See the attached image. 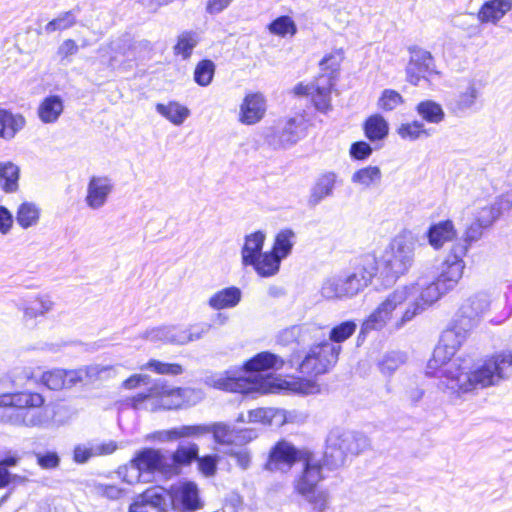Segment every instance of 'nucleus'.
<instances>
[{
  "instance_id": "nucleus-1",
  "label": "nucleus",
  "mask_w": 512,
  "mask_h": 512,
  "mask_svg": "<svg viewBox=\"0 0 512 512\" xmlns=\"http://www.w3.org/2000/svg\"><path fill=\"white\" fill-rule=\"evenodd\" d=\"M420 287L413 282L398 287L377 306L361 326L358 339L372 330H381L389 320L395 329L403 328L429 306L420 298Z\"/></svg>"
},
{
  "instance_id": "nucleus-2",
  "label": "nucleus",
  "mask_w": 512,
  "mask_h": 512,
  "mask_svg": "<svg viewBox=\"0 0 512 512\" xmlns=\"http://www.w3.org/2000/svg\"><path fill=\"white\" fill-rule=\"evenodd\" d=\"M284 360L269 351H263L247 360L238 371H227L225 377L217 380V387L223 390L251 393L271 392L270 371L279 370Z\"/></svg>"
},
{
  "instance_id": "nucleus-3",
  "label": "nucleus",
  "mask_w": 512,
  "mask_h": 512,
  "mask_svg": "<svg viewBox=\"0 0 512 512\" xmlns=\"http://www.w3.org/2000/svg\"><path fill=\"white\" fill-rule=\"evenodd\" d=\"M512 366V354L500 353L486 360L474 371H466L465 367L450 364L441 369V376L446 378L445 385L457 393H467L478 388L494 385L505 377V370Z\"/></svg>"
},
{
  "instance_id": "nucleus-4",
  "label": "nucleus",
  "mask_w": 512,
  "mask_h": 512,
  "mask_svg": "<svg viewBox=\"0 0 512 512\" xmlns=\"http://www.w3.org/2000/svg\"><path fill=\"white\" fill-rule=\"evenodd\" d=\"M303 461L302 471L293 481L297 494H307L317 489L318 484L324 480L322 467L310 453L303 452L286 441L278 442L270 451L265 469L269 471L290 469L297 461Z\"/></svg>"
},
{
  "instance_id": "nucleus-5",
  "label": "nucleus",
  "mask_w": 512,
  "mask_h": 512,
  "mask_svg": "<svg viewBox=\"0 0 512 512\" xmlns=\"http://www.w3.org/2000/svg\"><path fill=\"white\" fill-rule=\"evenodd\" d=\"M45 398L37 392H0V423L16 427H44L49 423L42 410Z\"/></svg>"
},
{
  "instance_id": "nucleus-6",
  "label": "nucleus",
  "mask_w": 512,
  "mask_h": 512,
  "mask_svg": "<svg viewBox=\"0 0 512 512\" xmlns=\"http://www.w3.org/2000/svg\"><path fill=\"white\" fill-rule=\"evenodd\" d=\"M466 254L467 245L456 243L431 281L426 277H419L415 281L416 285L420 287V298L424 300V304L431 306L457 286L463 276L465 268L463 257Z\"/></svg>"
},
{
  "instance_id": "nucleus-7",
  "label": "nucleus",
  "mask_w": 512,
  "mask_h": 512,
  "mask_svg": "<svg viewBox=\"0 0 512 512\" xmlns=\"http://www.w3.org/2000/svg\"><path fill=\"white\" fill-rule=\"evenodd\" d=\"M377 272L375 255H363L351 272L327 278L322 284L321 295L326 299L351 298L363 291Z\"/></svg>"
},
{
  "instance_id": "nucleus-8",
  "label": "nucleus",
  "mask_w": 512,
  "mask_h": 512,
  "mask_svg": "<svg viewBox=\"0 0 512 512\" xmlns=\"http://www.w3.org/2000/svg\"><path fill=\"white\" fill-rule=\"evenodd\" d=\"M370 446L368 437L362 432L332 429L326 438L323 465L335 470L345 465L349 457L357 456Z\"/></svg>"
},
{
  "instance_id": "nucleus-9",
  "label": "nucleus",
  "mask_w": 512,
  "mask_h": 512,
  "mask_svg": "<svg viewBox=\"0 0 512 512\" xmlns=\"http://www.w3.org/2000/svg\"><path fill=\"white\" fill-rule=\"evenodd\" d=\"M414 243L396 237L378 261V272L386 284L391 285L406 274L414 262Z\"/></svg>"
},
{
  "instance_id": "nucleus-10",
  "label": "nucleus",
  "mask_w": 512,
  "mask_h": 512,
  "mask_svg": "<svg viewBox=\"0 0 512 512\" xmlns=\"http://www.w3.org/2000/svg\"><path fill=\"white\" fill-rule=\"evenodd\" d=\"M308 121L297 114L279 121L275 127L266 128L263 132L265 143L273 149H286L307 135Z\"/></svg>"
},
{
  "instance_id": "nucleus-11",
  "label": "nucleus",
  "mask_w": 512,
  "mask_h": 512,
  "mask_svg": "<svg viewBox=\"0 0 512 512\" xmlns=\"http://www.w3.org/2000/svg\"><path fill=\"white\" fill-rule=\"evenodd\" d=\"M341 345L324 340L313 345L304 359L299 363L300 373L318 376L327 373L337 362Z\"/></svg>"
},
{
  "instance_id": "nucleus-12",
  "label": "nucleus",
  "mask_w": 512,
  "mask_h": 512,
  "mask_svg": "<svg viewBox=\"0 0 512 512\" xmlns=\"http://www.w3.org/2000/svg\"><path fill=\"white\" fill-rule=\"evenodd\" d=\"M129 465L130 469L135 472L133 477H130L127 473L124 474L123 479L129 484L139 482L142 474L151 475L155 472L169 478L167 454L160 449L145 447L138 450L130 460ZM125 470L128 472L127 468Z\"/></svg>"
},
{
  "instance_id": "nucleus-13",
  "label": "nucleus",
  "mask_w": 512,
  "mask_h": 512,
  "mask_svg": "<svg viewBox=\"0 0 512 512\" xmlns=\"http://www.w3.org/2000/svg\"><path fill=\"white\" fill-rule=\"evenodd\" d=\"M471 332L472 331L466 329V327L456 320H452L450 326L443 331L440 343L435 348L433 352V359L429 361L428 367L433 368L434 364L444 365V367H441L438 371L449 367L450 364L453 363L451 358L466 341ZM454 363L456 364V361H454ZM438 373L441 376V373Z\"/></svg>"
},
{
  "instance_id": "nucleus-14",
  "label": "nucleus",
  "mask_w": 512,
  "mask_h": 512,
  "mask_svg": "<svg viewBox=\"0 0 512 512\" xmlns=\"http://www.w3.org/2000/svg\"><path fill=\"white\" fill-rule=\"evenodd\" d=\"M410 59L406 66V78L414 86L419 85L423 79L431 82L441 73L436 69L435 60L429 51L418 46L409 47Z\"/></svg>"
},
{
  "instance_id": "nucleus-15",
  "label": "nucleus",
  "mask_w": 512,
  "mask_h": 512,
  "mask_svg": "<svg viewBox=\"0 0 512 512\" xmlns=\"http://www.w3.org/2000/svg\"><path fill=\"white\" fill-rule=\"evenodd\" d=\"M489 307L490 299L488 295L477 293L461 304L453 320L473 331L480 324Z\"/></svg>"
},
{
  "instance_id": "nucleus-16",
  "label": "nucleus",
  "mask_w": 512,
  "mask_h": 512,
  "mask_svg": "<svg viewBox=\"0 0 512 512\" xmlns=\"http://www.w3.org/2000/svg\"><path fill=\"white\" fill-rule=\"evenodd\" d=\"M169 499L171 509L177 512H191L201 507L199 490L195 483L180 482L170 487Z\"/></svg>"
},
{
  "instance_id": "nucleus-17",
  "label": "nucleus",
  "mask_w": 512,
  "mask_h": 512,
  "mask_svg": "<svg viewBox=\"0 0 512 512\" xmlns=\"http://www.w3.org/2000/svg\"><path fill=\"white\" fill-rule=\"evenodd\" d=\"M266 112V101L261 93L247 94L239 111V121L245 125H254L262 120Z\"/></svg>"
},
{
  "instance_id": "nucleus-18",
  "label": "nucleus",
  "mask_w": 512,
  "mask_h": 512,
  "mask_svg": "<svg viewBox=\"0 0 512 512\" xmlns=\"http://www.w3.org/2000/svg\"><path fill=\"white\" fill-rule=\"evenodd\" d=\"M143 48V41L132 43L131 40L124 36L113 40L109 44L110 57L108 66L111 69L120 68L125 60H133L136 57L135 50Z\"/></svg>"
},
{
  "instance_id": "nucleus-19",
  "label": "nucleus",
  "mask_w": 512,
  "mask_h": 512,
  "mask_svg": "<svg viewBox=\"0 0 512 512\" xmlns=\"http://www.w3.org/2000/svg\"><path fill=\"white\" fill-rule=\"evenodd\" d=\"M112 190L113 183L111 179L105 176H92L87 187V205L92 209L101 208L105 205Z\"/></svg>"
},
{
  "instance_id": "nucleus-20",
  "label": "nucleus",
  "mask_w": 512,
  "mask_h": 512,
  "mask_svg": "<svg viewBox=\"0 0 512 512\" xmlns=\"http://www.w3.org/2000/svg\"><path fill=\"white\" fill-rule=\"evenodd\" d=\"M142 338L151 342H161L170 345H185L184 326L163 325L146 330Z\"/></svg>"
},
{
  "instance_id": "nucleus-21",
  "label": "nucleus",
  "mask_w": 512,
  "mask_h": 512,
  "mask_svg": "<svg viewBox=\"0 0 512 512\" xmlns=\"http://www.w3.org/2000/svg\"><path fill=\"white\" fill-rule=\"evenodd\" d=\"M199 447L195 443L179 446L172 454H167L168 477L178 475L182 467L190 465L198 458Z\"/></svg>"
},
{
  "instance_id": "nucleus-22",
  "label": "nucleus",
  "mask_w": 512,
  "mask_h": 512,
  "mask_svg": "<svg viewBox=\"0 0 512 512\" xmlns=\"http://www.w3.org/2000/svg\"><path fill=\"white\" fill-rule=\"evenodd\" d=\"M319 331L320 329L314 325H293L279 332L277 335V343L282 346H289L293 343L304 345Z\"/></svg>"
},
{
  "instance_id": "nucleus-23",
  "label": "nucleus",
  "mask_w": 512,
  "mask_h": 512,
  "mask_svg": "<svg viewBox=\"0 0 512 512\" xmlns=\"http://www.w3.org/2000/svg\"><path fill=\"white\" fill-rule=\"evenodd\" d=\"M479 95L476 82L471 80L467 88L449 102L448 107L454 115L464 116L476 106Z\"/></svg>"
},
{
  "instance_id": "nucleus-24",
  "label": "nucleus",
  "mask_w": 512,
  "mask_h": 512,
  "mask_svg": "<svg viewBox=\"0 0 512 512\" xmlns=\"http://www.w3.org/2000/svg\"><path fill=\"white\" fill-rule=\"evenodd\" d=\"M457 235L451 220H443L430 225L426 232L428 243L434 249H440L446 242L452 241Z\"/></svg>"
},
{
  "instance_id": "nucleus-25",
  "label": "nucleus",
  "mask_w": 512,
  "mask_h": 512,
  "mask_svg": "<svg viewBox=\"0 0 512 512\" xmlns=\"http://www.w3.org/2000/svg\"><path fill=\"white\" fill-rule=\"evenodd\" d=\"M136 498L146 507L149 506L156 512H168L171 509L169 491L161 486L150 487Z\"/></svg>"
},
{
  "instance_id": "nucleus-26",
  "label": "nucleus",
  "mask_w": 512,
  "mask_h": 512,
  "mask_svg": "<svg viewBox=\"0 0 512 512\" xmlns=\"http://www.w3.org/2000/svg\"><path fill=\"white\" fill-rule=\"evenodd\" d=\"M335 82L332 81L330 76L320 75L316 80L313 95V103L315 108L322 113H327L331 110V91Z\"/></svg>"
},
{
  "instance_id": "nucleus-27",
  "label": "nucleus",
  "mask_w": 512,
  "mask_h": 512,
  "mask_svg": "<svg viewBox=\"0 0 512 512\" xmlns=\"http://www.w3.org/2000/svg\"><path fill=\"white\" fill-rule=\"evenodd\" d=\"M512 9V0L486 1L478 12V19L482 23H497Z\"/></svg>"
},
{
  "instance_id": "nucleus-28",
  "label": "nucleus",
  "mask_w": 512,
  "mask_h": 512,
  "mask_svg": "<svg viewBox=\"0 0 512 512\" xmlns=\"http://www.w3.org/2000/svg\"><path fill=\"white\" fill-rule=\"evenodd\" d=\"M337 175L334 172H326L316 180L314 186L311 188L308 203L314 207L322 200L331 196L335 187Z\"/></svg>"
},
{
  "instance_id": "nucleus-29",
  "label": "nucleus",
  "mask_w": 512,
  "mask_h": 512,
  "mask_svg": "<svg viewBox=\"0 0 512 512\" xmlns=\"http://www.w3.org/2000/svg\"><path fill=\"white\" fill-rule=\"evenodd\" d=\"M265 234L262 231H256L245 236V242L241 250L242 264L248 266L254 263V260L261 256Z\"/></svg>"
},
{
  "instance_id": "nucleus-30",
  "label": "nucleus",
  "mask_w": 512,
  "mask_h": 512,
  "mask_svg": "<svg viewBox=\"0 0 512 512\" xmlns=\"http://www.w3.org/2000/svg\"><path fill=\"white\" fill-rule=\"evenodd\" d=\"M241 290L235 286L224 288L213 294L208 304L214 310L235 307L241 300Z\"/></svg>"
},
{
  "instance_id": "nucleus-31",
  "label": "nucleus",
  "mask_w": 512,
  "mask_h": 512,
  "mask_svg": "<svg viewBox=\"0 0 512 512\" xmlns=\"http://www.w3.org/2000/svg\"><path fill=\"white\" fill-rule=\"evenodd\" d=\"M193 427H203L205 431L196 433V436L213 434L214 441L218 444H233L234 425L216 422L212 424H196Z\"/></svg>"
},
{
  "instance_id": "nucleus-32",
  "label": "nucleus",
  "mask_w": 512,
  "mask_h": 512,
  "mask_svg": "<svg viewBox=\"0 0 512 512\" xmlns=\"http://www.w3.org/2000/svg\"><path fill=\"white\" fill-rule=\"evenodd\" d=\"M64 109L63 100L58 95H50L41 102L38 108L39 118L43 123H54Z\"/></svg>"
},
{
  "instance_id": "nucleus-33",
  "label": "nucleus",
  "mask_w": 512,
  "mask_h": 512,
  "mask_svg": "<svg viewBox=\"0 0 512 512\" xmlns=\"http://www.w3.org/2000/svg\"><path fill=\"white\" fill-rule=\"evenodd\" d=\"M415 111L422 120L431 124H439L445 118V111L441 104L431 99L420 101Z\"/></svg>"
},
{
  "instance_id": "nucleus-34",
  "label": "nucleus",
  "mask_w": 512,
  "mask_h": 512,
  "mask_svg": "<svg viewBox=\"0 0 512 512\" xmlns=\"http://www.w3.org/2000/svg\"><path fill=\"white\" fill-rule=\"evenodd\" d=\"M25 125L23 116L13 114L8 110L0 109V137L11 139Z\"/></svg>"
},
{
  "instance_id": "nucleus-35",
  "label": "nucleus",
  "mask_w": 512,
  "mask_h": 512,
  "mask_svg": "<svg viewBox=\"0 0 512 512\" xmlns=\"http://www.w3.org/2000/svg\"><path fill=\"white\" fill-rule=\"evenodd\" d=\"M281 261V258L270 251L262 253L261 256L254 260V263L249 266H252L259 276L271 277L278 273Z\"/></svg>"
},
{
  "instance_id": "nucleus-36",
  "label": "nucleus",
  "mask_w": 512,
  "mask_h": 512,
  "mask_svg": "<svg viewBox=\"0 0 512 512\" xmlns=\"http://www.w3.org/2000/svg\"><path fill=\"white\" fill-rule=\"evenodd\" d=\"M156 111L174 125H181L190 115V111L186 106L175 101H171L168 104H156Z\"/></svg>"
},
{
  "instance_id": "nucleus-37",
  "label": "nucleus",
  "mask_w": 512,
  "mask_h": 512,
  "mask_svg": "<svg viewBox=\"0 0 512 512\" xmlns=\"http://www.w3.org/2000/svg\"><path fill=\"white\" fill-rule=\"evenodd\" d=\"M365 136L370 141L383 140L389 132L387 121L379 114L370 116L363 125Z\"/></svg>"
},
{
  "instance_id": "nucleus-38",
  "label": "nucleus",
  "mask_w": 512,
  "mask_h": 512,
  "mask_svg": "<svg viewBox=\"0 0 512 512\" xmlns=\"http://www.w3.org/2000/svg\"><path fill=\"white\" fill-rule=\"evenodd\" d=\"M20 169L12 162H0V188L6 193L17 190Z\"/></svg>"
},
{
  "instance_id": "nucleus-39",
  "label": "nucleus",
  "mask_w": 512,
  "mask_h": 512,
  "mask_svg": "<svg viewBox=\"0 0 512 512\" xmlns=\"http://www.w3.org/2000/svg\"><path fill=\"white\" fill-rule=\"evenodd\" d=\"M203 427H193V425H183L169 430L157 431L152 434V438L161 442L172 441L184 437H195L196 433L203 432Z\"/></svg>"
},
{
  "instance_id": "nucleus-40",
  "label": "nucleus",
  "mask_w": 512,
  "mask_h": 512,
  "mask_svg": "<svg viewBox=\"0 0 512 512\" xmlns=\"http://www.w3.org/2000/svg\"><path fill=\"white\" fill-rule=\"evenodd\" d=\"M267 29L271 34L282 38L293 37L298 31L295 21L288 15L275 18L267 25Z\"/></svg>"
},
{
  "instance_id": "nucleus-41",
  "label": "nucleus",
  "mask_w": 512,
  "mask_h": 512,
  "mask_svg": "<svg viewBox=\"0 0 512 512\" xmlns=\"http://www.w3.org/2000/svg\"><path fill=\"white\" fill-rule=\"evenodd\" d=\"M39 216L40 210L34 203L24 202L17 209L16 221L23 229H27L38 223Z\"/></svg>"
},
{
  "instance_id": "nucleus-42",
  "label": "nucleus",
  "mask_w": 512,
  "mask_h": 512,
  "mask_svg": "<svg viewBox=\"0 0 512 512\" xmlns=\"http://www.w3.org/2000/svg\"><path fill=\"white\" fill-rule=\"evenodd\" d=\"M295 238V233L292 229H283L275 237L272 252L282 260L288 257L291 253Z\"/></svg>"
},
{
  "instance_id": "nucleus-43",
  "label": "nucleus",
  "mask_w": 512,
  "mask_h": 512,
  "mask_svg": "<svg viewBox=\"0 0 512 512\" xmlns=\"http://www.w3.org/2000/svg\"><path fill=\"white\" fill-rule=\"evenodd\" d=\"M381 178L382 172L378 166H367L355 171L351 181L354 184L368 188L373 184L379 183Z\"/></svg>"
},
{
  "instance_id": "nucleus-44",
  "label": "nucleus",
  "mask_w": 512,
  "mask_h": 512,
  "mask_svg": "<svg viewBox=\"0 0 512 512\" xmlns=\"http://www.w3.org/2000/svg\"><path fill=\"white\" fill-rule=\"evenodd\" d=\"M199 42V36L194 31H184L177 39L174 46L175 55H181L184 60L190 58L193 49Z\"/></svg>"
},
{
  "instance_id": "nucleus-45",
  "label": "nucleus",
  "mask_w": 512,
  "mask_h": 512,
  "mask_svg": "<svg viewBox=\"0 0 512 512\" xmlns=\"http://www.w3.org/2000/svg\"><path fill=\"white\" fill-rule=\"evenodd\" d=\"M78 10L79 9L77 8L61 13L58 17L49 21L45 25L44 32L46 34H51L55 31H63L71 28L76 23Z\"/></svg>"
},
{
  "instance_id": "nucleus-46",
  "label": "nucleus",
  "mask_w": 512,
  "mask_h": 512,
  "mask_svg": "<svg viewBox=\"0 0 512 512\" xmlns=\"http://www.w3.org/2000/svg\"><path fill=\"white\" fill-rule=\"evenodd\" d=\"M431 131L432 129H426L423 122L419 120H414L410 123L402 124L398 128V134L400 137L410 141H415L423 136L429 137L431 135Z\"/></svg>"
},
{
  "instance_id": "nucleus-47",
  "label": "nucleus",
  "mask_w": 512,
  "mask_h": 512,
  "mask_svg": "<svg viewBox=\"0 0 512 512\" xmlns=\"http://www.w3.org/2000/svg\"><path fill=\"white\" fill-rule=\"evenodd\" d=\"M190 393V389L187 388H172L163 391L161 398V406L165 409H179L184 404L185 397Z\"/></svg>"
},
{
  "instance_id": "nucleus-48",
  "label": "nucleus",
  "mask_w": 512,
  "mask_h": 512,
  "mask_svg": "<svg viewBox=\"0 0 512 512\" xmlns=\"http://www.w3.org/2000/svg\"><path fill=\"white\" fill-rule=\"evenodd\" d=\"M406 355L400 351L387 352L379 361L378 366L384 375H391L394 373L404 362Z\"/></svg>"
},
{
  "instance_id": "nucleus-49",
  "label": "nucleus",
  "mask_w": 512,
  "mask_h": 512,
  "mask_svg": "<svg viewBox=\"0 0 512 512\" xmlns=\"http://www.w3.org/2000/svg\"><path fill=\"white\" fill-rule=\"evenodd\" d=\"M357 328V324L353 320H347L339 325L334 326L329 333V342L340 345V343L351 337Z\"/></svg>"
},
{
  "instance_id": "nucleus-50",
  "label": "nucleus",
  "mask_w": 512,
  "mask_h": 512,
  "mask_svg": "<svg viewBox=\"0 0 512 512\" xmlns=\"http://www.w3.org/2000/svg\"><path fill=\"white\" fill-rule=\"evenodd\" d=\"M215 64L209 59L200 61L194 71V80L200 86H208L214 76Z\"/></svg>"
},
{
  "instance_id": "nucleus-51",
  "label": "nucleus",
  "mask_w": 512,
  "mask_h": 512,
  "mask_svg": "<svg viewBox=\"0 0 512 512\" xmlns=\"http://www.w3.org/2000/svg\"><path fill=\"white\" fill-rule=\"evenodd\" d=\"M143 369H148L162 375H180L183 373V367L177 363H165L156 359L149 360Z\"/></svg>"
},
{
  "instance_id": "nucleus-52",
  "label": "nucleus",
  "mask_w": 512,
  "mask_h": 512,
  "mask_svg": "<svg viewBox=\"0 0 512 512\" xmlns=\"http://www.w3.org/2000/svg\"><path fill=\"white\" fill-rule=\"evenodd\" d=\"M315 512H325L328 509L329 493L327 490L316 489L301 495Z\"/></svg>"
},
{
  "instance_id": "nucleus-53",
  "label": "nucleus",
  "mask_w": 512,
  "mask_h": 512,
  "mask_svg": "<svg viewBox=\"0 0 512 512\" xmlns=\"http://www.w3.org/2000/svg\"><path fill=\"white\" fill-rule=\"evenodd\" d=\"M52 305L53 303L48 296H40L28 303L24 309V314L26 317L36 318L48 312Z\"/></svg>"
},
{
  "instance_id": "nucleus-54",
  "label": "nucleus",
  "mask_w": 512,
  "mask_h": 512,
  "mask_svg": "<svg viewBox=\"0 0 512 512\" xmlns=\"http://www.w3.org/2000/svg\"><path fill=\"white\" fill-rule=\"evenodd\" d=\"M502 215L500 208L495 204V202L490 206H485L481 208L477 215L475 221L481 224L483 227H490L500 216Z\"/></svg>"
},
{
  "instance_id": "nucleus-55",
  "label": "nucleus",
  "mask_w": 512,
  "mask_h": 512,
  "mask_svg": "<svg viewBox=\"0 0 512 512\" xmlns=\"http://www.w3.org/2000/svg\"><path fill=\"white\" fill-rule=\"evenodd\" d=\"M42 383L51 390L65 388V370L55 369L44 372L41 376Z\"/></svg>"
},
{
  "instance_id": "nucleus-56",
  "label": "nucleus",
  "mask_w": 512,
  "mask_h": 512,
  "mask_svg": "<svg viewBox=\"0 0 512 512\" xmlns=\"http://www.w3.org/2000/svg\"><path fill=\"white\" fill-rule=\"evenodd\" d=\"M96 368L87 367L85 369L65 370V388H71L78 383L83 382L86 378L96 373Z\"/></svg>"
},
{
  "instance_id": "nucleus-57",
  "label": "nucleus",
  "mask_w": 512,
  "mask_h": 512,
  "mask_svg": "<svg viewBox=\"0 0 512 512\" xmlns=\"http://www.w3.org/2000/svg\"><path fill=\"white\" fill-rule=\"evenodd\" d=\"M211 328L212 325L206 322L184 327L185 345L189 342L202 339L211 330Z\"/></svg>"
},
{
  "instance_id": "nucleus-58",
  "label": "nucleus",
  "mask_w": 512,
  "mask_h": 512,
  "mask_svg": "<svg viewBox=\"0 0 512 512\" xmlns=\"http://www.w3.org/2000/svg\"><path fill=\"white\" fill-rule=\"evenodd\" d=\"M402 96L391 89H385L382 92V95L378 101V106L385 111H392L395 109L400 103H402Z\"/></svg>"
},
{
  "instance_id": "nucleus-59",
  "label": "nucleus",
  "mask_w": 512,
  "mask_h": 512,
  "mask_svg": "<svg viewBox=\"0 0 512 512\" xmlns=\"http://www.w3.org/2000/svg\"><path fill=\"white\" fill-rule=\"evenodd\" d=\"M219 457L217 455H205L196 458L199 471L206 477L213 476L217 471Z\"/></svg>"
},
{
  "instance_id": "nucleus-60",
  "label": "nucleus",
  "mask_w": 512,
  "mask_h": 512,
  "mask_svg": "<svg viewBox=\"0 0 512 512\" xmlns=\"http://www.w3.org/2000/svg\"><path fill=\"white\" fill-rule=\"evenodd\" d=\"M373 152L371 145L365 141H356L351 144L349 149L350 157L353 160L364 161L368 159Z\"/></svg>"
},
{
  "instance_id": "nucleus-61",
  "label": "nucleus",
  "mask_w": 512,
  "mask_h": 512,
  "mask_svg": "<svg viewBox=\"0 0 512 512\" xmlns=\"http://www.w3.org/2000/svg\"><path fill=\"white\" fill-rule=\"evenodd\" d=\"M258 437L257 430L254 428H237L234 425L233 444L245 445Z\"/></svg>"
},
{
  "instance_id": "nucleus-62",
  "label": "nucleus",
  "mask_w": 512,
  "mask_h": 512,
  "mask_svg": "<svg viewBox=\"0 0 512 512\" xmlns=\"http://www.w3.org/2000/svg\"><path fill=\"white\" fill-rule=\"evenodd\" d=\"M272 416L271 409L258 408L248 412V422L271 424Z\"/></svg>"
},
{
  "instance_id": "nucleus-63",
  "label": "nucleus",
  "mask_w": 512,
  "mask_h": 512,
  "mask_svg": "<svg viewBox=\"0 0 512 512\" xmlns=\"http://www.w3.org/2000/svg\"><path fill=\"white\" fill-rule=\"evenodd\" d=\"M484 229H485V227H483L477 221H474L466 229L465 234H464V243H462V244L467 245V250L469 249V246L471 243H473L481 238Z\"/></svg>"
},
{
  "instance_id": "nucleus-64",
  "label": "nucleus",
  "mask_w": 512,
  "mask_h": 512,
  "mask_svg": "<svg viewBox=\"0 0 512 512\" xmlns=\"http://www.w3.org/2000/svg\"><path fill=\"white\" fill-rule=\"evenodd\" d=\"M242 504V497L237 492L232 491L226 495L223 509L217 512H237Z\"/></svg>"
}]
</instances>
